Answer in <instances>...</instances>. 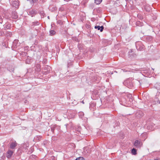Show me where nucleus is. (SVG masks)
Returning a JSON list of instances; mask_svg holds the SVG:
<instances>
[{
	"label": "nucleus",
	"mask_w": 160,
	"mask_h": 160,
	"mask_svg": "<svg viewBox=\"0 0 160 160\" xmlns=\"http://www.w3.org/2000/svg\"><path fill=\"white\" fill-rule=\"evenodd\" d=\"M135 45L136 48L138 50L141 51L144 50L145 47L141 42H137Z\"/></svg>",
	"instance_id": "nucleus-2"
},
{
	"label": "nucleus",
	"mask_w": 160,
	"mask_h": 160,
	"mask_svg": "<svg viewBox=\"0 0 160 160\" xmlns=\"http://www.w3.org/2000/svg\"><path fill=\"white\" fill-rule=\"evenodd\" d=\"M104 27L103 26H96L95 27V28L98 29V30H100L101 32H102L104 29Z\"/></svg>",
	"instance_id": "nucleus-15"
},
{
	"label": "nucleus",
	"mask_w": 160,
	"mask_h": 160,
	"mask_svg": "<svg viewBox=\"0 0 160 160\" xmlns=\"http://www.w3.org/2000/svg\"><path fill=\"white\" fill-rule=\"evenodd\" d=\"M159 103H160V102H159Z\"/></svg>",
	"instance_id": "nucleus-39"
},
{
	"label": "nucleus",
	"mask_w": 160,
	"mask_h": 160,
	"mask_svg": "<svg viewBox=\"0 0 160 160\" xmlns=\"http://www.w3.org/2000/svg\"><path fill=\"white\" fill-rule=\"evenodd\" d=\"M126 1H130L131 0H125Z\"/></svg>",
	"instance_id": "nucleus-38"
},
{
	"label": "nucleus",
	"mask_w": 160,
	"mask_h": 160,
	"mask_svg": "<svg viewBox=\"0 0 160 160\" xmlns=\"http://www.w3.org/2000/svg\"><path fill=\"white\" fill-rule=\"evenodd\" d=\"M160 160L159 158H156L154 160Z\"/></svg>",
	"instance_id": "nucleus-35"
},
{
	"label": "nucleus",
	"mask_w": 160,
	"mask_h": 160,
	"mask_svg": "<svg viewBox=\"0 0 160 160\" xmlns=\"http://www.w3.org/2000/svg\"><path fill=\"white\" fill-rule=\"evenodd\" d=\"M75 160H84V158L82 157H80L77 158Z\"/></svg>",
	"instance_id": "nucleus-27"
},
{
	"label": "nucleus",
	"mask_w": 160,
	"mask_h": 160,
	"mask_svg": "<svg viewBox=\"0 0 160 160\" xmlns=\"http://www.w3.org/2000/svg\"><path fill=\"white\" fill-rule=\"evenodd\" d=\"M96 11L98 13H100L102 11V9L101 8H98L95 9Z\"/></svg>",
	"instance_id": "nucleus-21"
},
{
	"label": "nucleus",
	"mask_w": 160,
	"mask_h": 160,
	"mask_svg": "<svg viewBox=\"0 0 160 160\" xmlns=\"http://www.w3.org/2000/svg\"><path fill=\"white\" fill-rule=\"evenodd\" d=\"M51 131L52 132H53L54 131V129L53 128H51Z\"/></svg>",
	"instance_id": "nucleus-36"
},
{
	"label": "nucleus",
	"mask_w": 160,
	"mask_h": 160,
	"mask_svg": "<svg viewBox=\"0 0 160 160\" xmlns=\"http://www.w3.org/2000/svg\"><path fill=\"white\" fill-rule=\"evenodd\" d=\"M24 48L25 50L28 49V48H29V47L28 46L25 47H24Z\"/></svg>",
	"instance_id": "nucleus-30"
},
{
	"label": "nucleus",
	"mask_w": 160,
	"mask_h": 160,
	"mask_svg": "<svg viewBox=\"0 0 160 160\" xmlns=\"http://www.w3.org/2000/svg\"><path fill=\"white\" fill-rule=\"evenodd\" d=\"M143 113L142 111H138L136 113V117H137L138 118L142 117L143 116Z\"/></svg>",
	"instance_id": "nucleus-9"
},
{
	"label": "nucleus",
	"mask_w": 160,
	"mask_h": 160,
	"mask_svg": "<svg viewBox=\"0 0 160 160\" xmlns=\"http://www.w3.org/2000/svg\"><path fill=\"white\" fill-rule=\"evenodd\" d=\"M20 45V43L18 42V40L17 39L14 40L13 42L12 48L13 50L16 49Z\"/></svg>",
	"instance_id": "nucleus-4"
},
{
	"label": "nucleus",
	"mask_w": 160,
	"mask_h": 160,
	"mask_svg": "<svg viewBox=\"0 0 160 160\" xmlns=\"http://www.w3.org/2000/svg\"><path fill=\"white\" fill-rule=\"evenodd\" d=\"M137 16L138 17L140 18V19H142V17L140 14H138Z\"/></svg>",
	"instance_id": "nucleus-28"
},
{
	"label": "nucleus",
	"mask_w": 160,
	"mask_h": 160,
	"mask_svg": "<svg viewBox=\"0 0 160 160\" xmlns=\"http://www.w3.org/2000/svg\"><path fill=\"white\" fill-rule=\"evenodd\" d=\"M17 145V143L16 141H13L9 143L10 148L11 149H14Z\"/></svg>",
	"instance_id": "nucleus-8"
},
{
	"label": "nucleus",
	"mask_w": 160,
	"mask_h": 160,
	"mask_svg": "<svg viewBox=\"0 0 160 160\" xmlns=\"http://www.w3.org/2000/svg\"><path fill=\"white\" fill-rule=\"evenodd\" d=\"M64 10V8H60V11H63Z\"/></svg>",
	"instance_id": "nucleus-32"
},
{
	"label": "nucleus",
	"mask_w": 160,
	"mask_h": 160,
	"mask_svg": "<svg viewBox=\"0 0 160 160\" xmlns=\"http://www.w3.org/2000/svg\"><path fill=\"white\" fill-rule=\"evenodd\" d=\"M133 80L132 78H128L123 82V84L128 88H132L134 86Z\"/></svg>",
	"instance_id": "nucleus-1"
},
{
	"label": "nucleus",
	"mask_w": 160,
	"mask_h": 160,
	"mask_svg": "<svg viewBox=\"0 0 160 160\" xmlns=\"http://www.w3.org/2000/svg\"><path fill=\"white\" fill-rule=\"evenodd\" d=\"M6 60V61H10V58H9L8 59H7Z\"/></svg>",
	"instance_id": "nucleus-34"
},
{
	"label": "nucleus",
	"mask_w": 160,
	"mask_h": 160,
	"mask_svg": "<svg viewBox=\"0 0 160 160\" xmlns=\"http://www.w3.org/2000/svg\"><path fill=\"white\" fill-rule=\"evenodd\" d=\"M131 152L132 154L135 155L137 154V150L136 149L133 148Z\"/></svg>",
	"instance_id": "nucleus-20"
},
{
	"label": "nucleus",
	"mask_w": 160,
	"mask_h": 160,
	"mask_svg": "<svg viewBox=\"0 0 160 160\" xmlns=\"http://www.w3.org/2000/svg\"><path fill=\"white\" fill-rule=\"evenodd\" d=\"M56 32L54 30H51L50 31V34L51 36H53L55 34Z\"/></svg>",
	"instance_id": "nucleus-25"
},
{
	"label": "nucleus",
	"mask_w": 160,
	"mask_h": 160,
	"mask_svg": "<svg viewBox=\"0 0 160 160\" xmlns=\"http://www.w3.org/2000/svg\"><path fill=\"white\" fill-rule=\"evenodd\" d=\"M10 3L13 7L16 8H18L19 6V3L17 0H9Z\"/></svg>",
	"instance_id": "nucleus-3"
},
{
	"label": "nucleus",
	"mask_w": 160,
	"mask_h": 160,
	"mask_svg": "<svg viewBox=\"0 0 160 160\" xmlns=\"http://www.w3.org/2000/svg\"><path fill=\"white\" fill-rule=\"evenodd\" d=\"M35 70L37 72H39L41 70V65L40 64H36L35 66Z\"/></svg>",
	"instance_id": "nucleus-16"
},
{
	"label": "nucleus",
	"mask_w": 160,
	"mask_h": 160,
	"mask_svg": "<svg viewBox=\"0 0 160 160\" xmlns=\"http://www.w3.org/2000/svg\"><path fill=\"white\" fill-rule=\"evenodd\" d=\"M136 25L138 26H143V23L142 22H141L139 21H138L136 22Z\"/></svg>",
	"instance_id": "nucleus-18"
},
{
	"label": "nucleus",
	"mask_w": 160,
	"mask_h": 160,
	"mask_svg": "<svg viewBox=\"0 0 160 160\" xmlns=\"http://www.w3.org/2000/svg\"><path fill=\"white\" fill-rule=\"evenodd\" d=\"M40 14L41 15V17H43L45 15V14L43 11H41L40 12Z\"/></svg>",
	"instance_id": "nucleus-26"
},
{
	"label": "nucleus",
	"mask_w": 160,
	"mask_h": 160,
	"mask_svg": "<svg viewBox=\"0 0 160 160\" xmlns=\"http://www.w3.org/2000/svg\"><path fill=\"white\" fill-rule=\"evenodd\" d=\"M73 40H74L75 41H76L77 42H78V39L76 38H75L73 39Z\"/></svg>",
	"instance_id": "nucleus-31"
},
{
	"label": "nucleus",
	"mask_w": 160,
	"mask_h": 160,
	"mask_svg": "<svg viewBox=\"0 0 160 160\" xmlns=\"http://www.w3.org/2000/svg\"><path fill=\"white\" fill-rule=\"evenodd\" d=\"M145 8L146 9V11H148V12H149L150 11V8L149 9H146V7H145Z\"/></svg>",
	"instance_id": "nucleus-33"
},
{
	"label": "nucleus",
	"mask_w": 160,
	"mask_h": 160,
	"mask_svg": "<svg viewBox=\"0 0 160 160\" xmlns=\"http://www.w3.org/2000/svg\"><path fill=\"white\" fill-rule=\"evenodd\" d=\"M128 57L130 58L135 57L136 54L135 53L132 49H130L128 52Z\"/></svg>",
	"instance_id": "nucleus-7"
},
{
	"label": "nucleus",
	"mask_w": 160,
	"mask_h": 160,
	"mask_svg": "<svg viewBox=\"0 0 160 160\" xmlns=\"http://www.w3.org/2000/svg\"><path fill=\"white\" fill-rule=\"evenodd\" d=\"M82 103H83V104H84V102L83 101H82Z\"/></svg>",
	"instance_id": "nucleus-37"
},
{
	"label": "nucleus",
	"mask_w": 160,
	"mask_h": 160,
	"mask_svg": "<svg viewBox=\"0 0 160 160\" xmlns=\"http://www.w3.org/2000/svg\"><path fill=\"white\" fill-rule=\"evenodd\" d=\"M27 53L26 52H22L20 53H19V54L20 56H22L23 57L24 56H26L27 55Z\"/></svg>",
	"instance_id": "nucleus-22"
},
{
	"label": "nucleus",
	"mask_w": 160,
	"mask_h": 160,
	"mask_svg": "<svg viewBox=\"0 0 160 160\" xmlns=\"http://www.w3.org/2000/svg\"><path fill=\"white\" fill-rule=\"evenodd\" d=\"M134 145L137 148H140L142 145V143L141 141L136 140L135 141Z\"/></svg>",
	"instance_id": "nucleus-5"
},
{
	"label": "nucleus",
	"mask_w": 160,
	"mask_h": 160,
	"mask_svg": "<svg viewBox=\"0 0 160 160\" xmlns=\"http://www.w3.org/2000/svg\"><path fill=\"white\" fill-rule=\"evenodd\" d=\"M11 27L10 24L9 23H7L5 25L4 28L5 30L9 29Z\"/></svg>",
	"instance_id": "nucleus-19"
},
{
	"label": "nucleus",
	"mask_w": 160,
	"mask_h": 160,
	"mask_svg": "<svg viewBox=\"0 0 160 160\" xmlns=\"http://www.w3.org/2000/svg\"><path fill=\"white\" fill-rule=\"evenodd\" d=\"M101 79V77L97 75L94 76V81L96 82L97 83L99 82Z\"/></svg>",
	"instance_id": "nucleus-13"
},
{
	"label": "nucleus",
	"mask_w": 160,
	"mask_h": 160,
	"mask_svg": "<svg viewBox=\"0 0 160 160\" xmlns=\"http://www.w3.org/2000/svg\"><path fill=\"white\" fill-rule=\"evenodd\" d=\"M146 39L148 41H151L152 40V37L151 36H147Z\"/></svg>",
	"instance_id": "nucleus-23"
},
{
	"label": "nucleus",
	"mask_w": 160,
	"mask_h": 160,
	"mask_svg": "<svg viewBox=\"0 0 160 160\" xmlns=\"http://www.w3.org/2000/svg\"><path fill=\"white\" fill-rule=\"evenodd\" d=\"M42 138V136L41 135H38L34 137V141H40L41 140Z\"/></svg>",
	"instance_id": "nucleus-14"
},
{
	"label": "nucleus",
	"mask_w": 160,
	"mask_h": 160,
	"mask_svg": "<svg viewBox=\"0 0 160 160\" xmlns=\"http://www.w3.org/2000/svg\"><path fill=\"white\" fill-rule=\"evenodd\" d=\"M37 13V12L36 10L32 9L29 11L28 14L31 15L32 17L33 16L36 14Z\"/></svg>",
	"instance_id": "nucleus-12"
},
{
	"label": "nucleus",
	"mask_w": 160,
	"mask_h": 160,
	"mask_svg": "<svg viewBox=\"0 0 160 160\" xmlns=\"http://www.w3.org/2000/svg\"><path fill=\"white\" fill-rule=\"evenodd\" d=\"M11 17L12 18L16 19L18 18L17 12L16 11L12 12V13Z\"/></svg>",
	"instance_id": "nucleus-11"
},
{
	"label": "nucleus",
	"mask_w": 160,
	"mask_h": 160,
	"mask_svg": "<svg viewBox=\"0 0 160 160\" xmlns=\"http://www.w3.org/2000/svg\"><path fill=\"white\" fill-rule=\"evenodd\" d=\"M3 22L1 16H0V23H2Z\"/></svg>",
	"instance_id": "nucleus-29"
},
{
	"label": "nucleus",
	"mask_w": 160,
	"mask_h": 160,
	"mask_svg": "<svg viewBox=\"0 0 160 160\" xmlns=\"http://www.w3.org/2000/svg\"><path fill=\"white\" fill-rule=\"evenodd\" d=\"M40 23V22L39 21H36L32 22L31 23V25L34 28L35 26L39 25Z\"/></svg>",
	"instance_id": "nucleus-10"
},
{
	"label": "nucleus",
	"mask_w": 160,
	"mask_h": 160,
	"mask_svg": "<svg viewBox=\"0 0 160 160\" xmlns=\"http://www.w3.org/2000/svg\"><path fill=\"white\" fill-rule=\"evenodd\" d=\"M102 0H95V3L97 4H100L102 2Z\"/></svg>",
	"instance_id": "nucleus-24"
},
{
	"label": "nucleus",
	"mask_w": 160,
	"mask_h": 160,
	"mask_svg": "<svg viewBox=\"0 0 160 160\" xmlns=\"http://www.w3.org/2000/svg\"><path fill=\"white\" fill-rule=\"evenodd\" d=\"M14 151L9 149L7 152L6 157L8 159H10L13 155Z\"/></svg>",
	"instance_id": "nucleus-6"
},
{
	"label": "nucleus",
	"mask_w": 160,
	"mask_h": 160,
	"mask_svg": "<svg viewBox=\"0 0 160 160\" xmlns=\"http://www.w3.org/2000/svg\"><path fill=\"white\" fill-rule=\"evenodd\" d=\"M95 106V104L94 103H92L90 105L89 108L90 109L94 111L95 109L94 108Z\"/></svg>",
	"instance_id": "nucleus-17"
}]
</instances>
